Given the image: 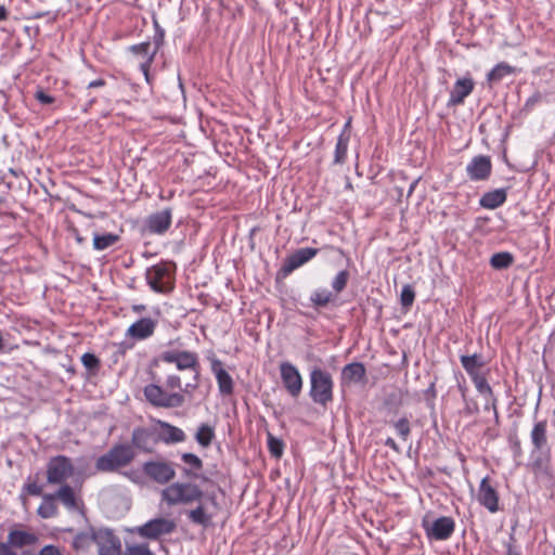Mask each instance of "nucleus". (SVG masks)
Segmentation results:
<instances>
[{
	"label": "nucleus",
	"instance_id": "nucleus-30",
	"mask_svg": "<svg viewBox=\"0 0 555 555\" xmlns=\"http://www.w3.org/2000/svg\"><path fill=\"white\" fill-rule=\"evenodd\" d=\"M181 460L189 467L183 468V475L186 478H195L197 474L193 470H201L203 468V461L194 453H183Z\"/></svg>",
	"mask_w": 555,
	"mask_h": 555
},
{
	"label": "nucleus",
	"instance_id": "nucleus-7",
	"mask_svg": "<svg viewBox=\"0 0 555 555\" xmlns=\"http://www.w3.org/2000/svg\"><path fill=\"white\" fill-rule=\"evenodd\" d=\"M142 472L145 477L158 485H167L176 477L175 464L165 460L144 462Z\"/></svg>",
	"mask_w": 555,
	"mask_h": 555
},
{
	"label": "nucleus",
	"instance_id": "nucleus-27",
	"mask_svg": "<svg viewBox=\"0 0 555 555\" xmlns=\"http://www.w3.org/2000/svg\"><path fill=\"white\" fill-rule=\"evenodd\" d=\"M96 528L98 527H89L78 532L73 539V547L76 551L87 552L92 544H95Z\"/></svg>",
	"mask_w": 555,
	"mask_h": 555
},
{
	"label": "nucleus",
	"instance_id": "nucleus-20",
	"mask_svg": "<svg viewBox=\"0 0 555 555\" xmlns=\"http://www.w3.org/2000/svg\"><path fill=\"white\" fill-rule=\"evenodd\" d=\"M211 371L216 376L220 393L222 396H231L234 391V383L231 375L223 369V364L219 359H211Z\"/></svg>",
	"mask_w": 555,
	"mask_h": 555
},
{
	"label": "nucleus",
	"instance_id": "nucleus-13",
	"mask_svg": "<svg viewBox=\"0 0 555 555\" xmlns=\"http://www.w3.org/2000/svg\"><path fill=\"white\" fill-rule=\"evenodd\" d=\"M319 249L312 247H305L297 249L294 254L285 258L282 267L279 270V275L282 278L288 276L293 271L310 261L318 255Z\"/></svg>",
	"mask_w": 555,
	"mask_h": 555
},
{
	"label": "nucleus",
	"instance_id": "nucleus-43",
	"mask_svg": "<svg viewBox=\"0 0 555 555\" xmlns=\"http://www.w3.org/2000/svg\"><path fill=\"white\" fill-rule=\"evenodd\" d=\"M81 363L90 372L98 371L101 365L99 358L90 352H86L81 356Z\"/></svg>",
	"mask_w": 555,
	"mask_h": 555
},
{
	"label": "nucleus",
	"instance_id": "nucleus-5",
	"mask_svg": "<svg viewBox=\"0 0 555 555\" xmlns=\"http://www.w3.org/2000/svg\"><path fill=\"white\" fill-rule=\"evenodd\" d=\"M135 456L129 444H116L105 454L98 457L95 467L99 472H114L129 465Z\"/></svg>",
	"mask_w": 555,
	"mask_h": 555
},
{
	"label": "nucleus",
	"instance_id": "nucleus-56",
	"mask_svg": "<svg viewBox=\"0 0 555 555\" xmlns=\"http://www.w3.org/2000/svg\"><path fill=\"white\" fill-rule=\"evenodd\" d=\"M485 399H486L485 410H492L490 397H485Z\"/></svg>",
	"mask_w": 555,
	"mask_h": 555
},
{
	"label": "nucleus",
	"instance_id": "nucleus-10",
	"mask_svg": "<svg viewBox=\"0 0 555 555\" xmlns=\"http://www.w3.org/2000/svg\"><path fill=\"white\" fill-rule=\"evenodd\" d=\"M145 279L149 286L156 293H168L172 289L170 271L165 263H157L146 270Z\"/></svg>",
	"mask_w": 555,
	"mask_h": 555
},
{
	"label": "nucleus",
	"instance_id": "nucleus-18",
	"mask_svg": "<svg viewBox=\"0 0 555 555\" xmlns=\"http://www.w3.org/2000/svg\"><path fill=\"white\" fill-rule=\"evenodd\" d=\"M156 327V320L152 318H141L127 328L126 336L135 340H143L153 336Z\"/></svg>",
	"mask_w": 555,
	"mask_h": 555
},
{
	"label": "nucleus",
	"instance_id": "nucleus-1",
	"mask_svg": "<svg viewBox=\"0 0 555 555\" xmlns=\"http://www.w3.org/2000/svg\"><path fill=\"white\" fill-rule=\"evenodd\" d=\"M196 387L197 382L195 384H186L184 389H182L180 376L171 374L167 376L164 387L158 384L152 383L143 388V393L147 402L151 403L153 406L163 409H173L180 408L184 404V395L179 391L168 392L166 389H180L183 392H190V388L195 389Z\"/></svg>",
	"mask_w": 555,
	"mask_h": 555
},
{
	"label": "nucleus",
	"instance_id": "nucleus-14",
	"mask_svg": "<svg viewBox=\"0 0 555 555\" xmlns=\"http://www.w3.org/2000/svg\"><path fill=\"white\" fill-rule=\"evenodd\" d=\"M280 373L287 392L292 397L297 398L302 389V377L297 367L291 362H282L280 364Z\"/></svg>",
	"mask_w": 555,
	"mask_h": 555
},
{
	"label": "nucleus",
	"instance_id": "nucleus-61",
	"mask_svg": "<svg viewBox=\"0 0 555 555\" xmlns=\"http://www.w3.org/2000/svg\"><path fill=\"white\" fill-rule=\"evenodd\" d=\"M211 502L216 504V499L214 496H211Z\"/></svg>",
	"mask_w": 555,
	"mask_h": 555
},
{
	"label": "nucleus",
	"instance_id": "nucleus-38",
	"mask_svg": "<svg viewBox=\"0 0 555 555\" xmlns=\"http://www.w3.org/2000/svg\"><path fill=\"white\" fill-rule=\"evenodd\" d=\"M514 261L513 255L507 251L493 254L490 258V264L492 268L502 270L508 268Z\"/></svg>",
	"mask_w": 555,
	"mask_h": 555
},
{
	"label": "nucleus",
	"instance_id": "nucleus-2",
	"mask_svg": "<svg viewBox=\"0 0 555 555\" xmlns=\"http://www.w3.org/2000/svg\"><path fill=\"white\" fill-rule=\"evenodd\" d=\"M41 498L42 501L37 509V514L43 519H49L57 516V500L68 511L73 512L79 508V501L76 496L75 490L69 485H63L54 493H44L42 494Z\"/></svg>",
	"mask_w": 555,
	"mask_h": 555
},
{
	"label": "nucleus",
	"instance_id": "nucleus-28",
	"mask_svg": "<svg viewBox=\"0 0 555 555\" xmlns=\"http://www.w3.org/2000/svg\"><path fill=\"white\" fill-rule=\"evenodd\" d=\"M506 197L507 193L505 189H496L485 193L481 196L479 204L483 208L495 209L505 203Z\"/></svg>",
	"mask_w": 555,
	"mask_h": 555
},
{
	"label": "nucleus",
	"instance_id": "nucleus-34",
	"mask_svg": "<svg viewBox=\"0 0 555 555\" xmlns=\"http://www.w3.org/2000/svg\"><path fill=\"white\" fill-rule=\"evenodd\" d=\"M349 134L346 132H341L337 139V143L335 146L334 153V163L335 164H344L347 157L348 144H349Z\"/></svg>",
	"mask_w": 555,
	"mask_h": 555
},
{
	"label": "nucleus",
	"instance_id": "nucleus-19",
	"mask_svg": "<svg viewBox=\"0 0 555 555\" xmlns=\"http://www.w3.org/2000/svg\"><path fill=\"white\" fill-rule=\"evenodd\" d=\"M171 219L172 215L170 208L154 212L146 219V230L152 234H164L170 228Z\"/></svg>",
	"mask_w": 555,
	"mask_h": 555
},
{
	"label": "nucleus",
	"instance_id": "nucleus-17",
	"mask_svg": "<svg viewBox=\"0 0 555 555\" xmlns=\"http://www.w3.org/2000/svg\"><path fill=\"white\" fill-rule=\"evenodd\" d=\"M477 500L490 513L499 511V493L495 488L490 483L489 477L481 479L479 485Z\"/></svg>",
	"mask_w": 555,
	"mask_h": 555
},
{
	"label": "nucleus",
	"instance_id": "nucleus-16",
	"mask_svg": "<svg viewBox=\"0 0 555 555\" xmlns=\"http://www.w3.org/2000/svg\"><path fill=\"white\" fill-rule=\"evenodd\" d=\"M492 171V164L489 156L478 155L466 166V172L472 181H485L487 180Z\"/></svg>",
	"mask_w": 555,
	"mask_h": 555
},
{
	"label": "nucleus",
	"instance_id": "nucleus-32",
	"mask_svg": "<svg viewBox=\"0 0 555 555\" xmlns=\"http://www.w3.org/2000/svg\"><path fill=\"white\" fill-rule=\"evenodd\" d=\"M516 68L508 65L505 62H501L496 64L487 75V79L489 82H499L504 77L515 74Z\"/></svg>",
	"mask_w": 555,
	"mask_h": 555
},
{
	"label": "nucleus",
	"instance_id": "nucleus-33",
	"mask_svg": "<svg viewBox=\"0 0 555 555\" xmlns=\"http://www.w3.org/2000/svg\"><path fill=\"white\" fill-rule=\"evenodd\" d=\"M119 235L114 233H95L93 235V248L95 250H105L119 241Z\"/></svg>",
	"mask_w": 555,
	"mask_h": 555
},
{
	"label": "nucleus",
	"instance_id": "nucleus-60",
	"mask_svg": "<svg viewBox=\"0 0 555 555\" xmlns=\"http://www.w3.org/2000/svg\"><path fill=\"white\" fill-rule=\"evenodd\" d=\"M43 15H44V13H37V14L35 15V17L39 18V17H42Z\"/></svg>",
	"mask_w": 555,
	"mask_h": 555
},
{
	"label": "nucleus",
	"instance_id": "nucleus-58",
	"mask_svg": "<svg viewBox=\"0 0 555 555\" xmlns=\"http://www.w3.org/2000/svg\"><path fill=\"white\" fill-rule=\"evenodd\" d=\"M535 101H537V100H534V99H532V98H531V99H529V100L527 101V104H526V105L533 104Z\"/></svg>",
	"mask_w": 555,
	"mask_h": 555
},
{
	"label": "nucleus",
	"instance_id": "nucleus-50",
	"mask_svg": "<svg viewBox=\"0 0 555 555\" xmlns=\"http://www.w3.org/2000/svg\"><path fill=\"white\" fill-rule=\"evenodd\" d=\"M0 555H17L15 548H13L7 541L0 542Z\"/></svg>",
	"mask_w": 555,
	"mask_h": 555
},
{
	"label": "nucleus",
	"instance_id": "nucleus-46",
	"mask_svg": "<svg viewBox=\"0 0 555 555\" xmlns=\"http://www.w3.org/2000/svg\"><path fill=\"white\" fill-rule=\"evenodd\" d=\"M24 493H27L29 495H34V496H39L41 495L42 496V487L40 485L37 483V481H31L30 479H28V481L26 483H24L23 488H22V495Z\"/></svg>",
	"mask_w": 555,
	"mask_h": 555
},
{
	"label": "nucleus",
	"instance_id": "nucleus-47",
	"mask_svg": "<svg viewBox=\"0 0 555 555\" xmlns=\"http://www.w3.org/2000/svg\"><path fill=\"white\" fill-rule=\"evenodd\" d=\"M35 99L39 101L41 104L46 105L52 104L55 101V99L52 95L46 93L42 89H38L35 92Z\"/></svg>",
	"mask_w": 555,
	"mask_h": 555
},
{
	"label": "nucleus",
	"instance_id": "nucleus-15",
	"mask_svg": "<svg viewBox=\"0 0 555 555\" xmlns=\"http://www.w3.org/2000/svg\"><path fill=\"white\" fill-rule=\"evenodd\" d=\"M131 442L134 448L151 453L159 442L158 434L152 428L137 427L132 431Z\"/></svg>",
	"mask_w": 555,
	"mask_h": 555
},
{
	"label": "nucleus",
	"instance_id": "nucleus-21",
	"mask_svg": "<svg viewBox=\"0 0 555 555\" xmlns=\"http://www.w3.org/2000/svg\"><path fill=\"white\" fill-rule=\"evenodd\" d=\"M474 81L469 77L457 79L450 92L448 106L460 105L474 90Z\"/></svg>",
	"mask_w": 555,
	"mask_h": 555
},
{
	"label": "nucleus",
	"instance_id": "nucleus-45",
	"mask_svg": "<svg viewBox=\"0 0 555 555\" xmlns=\"http://www.w3.org/2000/svg\"><path fill=\"white\" fill-rule=\"evenodd\" d=\"M155 34L153 36V49L158 52L159 48L164 43L165 30L159 26L158 22L154 20Z\"/></svg>",
	"mask_w": 555,
	"mask_h": 555
},
{
	"label": "nucleus",
	"instance_id": "nucleus-12",
	"mask_svg": "<svg viewBox=\"0 0 555 555\" xmlns=\"http://www.w3.org/2000/svg\"><path fill=\"white\" fill-rule=\"evenodd\" d=\"M423 528L426 535L430 540L444 541L448 540L454 532L455 522L453 518L441 516L434 521L423 520Z\"/></svg>",
	"mask_w": 555,
	"mask_h": 555
},
{
	"label": "nucleus",
	"instance_id": "nucleus-3",
	"mask_svg": "<svg viewBox=\"0 0 555 555\" xmlns=\"http://www.w3.org/2000/svg\"><path fill=\"white\" fill-rule=\"evenodd\" d=\"M160 495L163 502L172 506L201 501L204 492L197 485L190 482H175L163 489Z\"/></svg>",
	"mask_w": 555,
	"mask_h": 555
},
{
	"label": "nucleus",
	"instance_id": "nucleus-6",
	"mask_svg": "<svg viewBox=\"0 0 555 555\" xmlns=\"http://www.w3.org/2000/svg\"><path fill=\"white\" fill-rule=\"evenodd\" d=\"M74 473L73 461L66 455L52 456L47 463V482L50 485H67V479L73 477Z\"/></svg>",
	"mask_w": 555,
	"mask_h": 555
},
{
	"label": "nucleus",
	"instance_id": "nucleus-31",
	"mask_svg": "<svg viewBox=\"0 0 555 555\" xmlns=\"http://www.w3.org/2000/svg\"><path fill=\"white\" fill-rule=\"evenodd\" d=\"M188 518L195 525L208 527L211 525L212 515L208 514L205 506L199 504L196 508L188 513Z\"/></svg>",
	"mask_w": 555,
	"mask_h": 555
},
{
	"label": "nucleus",
	"instance_id": "nucleus-23",
	"mask_svg": "<svg viewBox=\"0 0 555 555\" xmlns=\"http://www.w3.org/2000/svg\"><path fill=\"white\" fill-rule=\"evenodd\" d=\"M38 541L36 533L22 529H11L7 538V542L15 550L35 545Z\"/></svg>",
	"mask_w": 555,
	"mask_h": 555
},
{
	"label": "nucleus",
	"instance_id": "nucleus-29",
	"mask_svg": "<svg viewBox=\"0 0 555 555\" xmlns=\"http://www.w3.org/2000/svg\"><path fill=\"white\" fill-rule=\"evenodd\" d=\"M472 382L474 383L477 391L483 396V397H490V401H491V408H492V411H493V414H494V417L495 420L498 421L499 418V412H498V399L495 398L494 393H493V390L491 388V386L489 385L488 380H487V377H486V374L479 376V377H476L474 379H472Z\"/></svg>",
	"mask_w": 555,
	"mask_h": 555
},
{
	"label": "nucleus",
	"instance_id": "nucleus-35",
	"mask_svg": "<svg viewBox=\"0 0 555 555\" xmlns=\"http://www.w3.org/2000/svg\"><path fill=\"white\" fill-rule=\"evenodd\" d=\"M215 438V429L208 424H201L195 434L196 442L203 447L207 448L211 444Z\"/></svg>",
	"mask_w": 555,
	"mask_h": 555
},
{
	"label": "nucleus",
	"instance_id": "nucleus-24",
	"mask_svg": "<svg viewBox=\"0 0 555 555\" xmlns=\"http://www.w3.org/2000/svg\"><path fill=\"white\" fill-rule=\"evenodd\" d=\"M129 50L133 54L144 59V61L140 64V69L144 74L145 78L149 79V70L156 55V51L152 48V43L146 41L139 44H133L129 48Z\"/></svg>",
	"mask_w": 555,
	"mask_h": 555
},
{
	"label": "nucleus",
	"instance_id": "nucleus-53",
	"mask_svg": "<svg viewBox=\"0 0 555 555\" xmlns=\"http://www.w3.org/2000/svg\"><path fill=\"white\" fill-rule=\"evenodd\" d=\"M427 396H431L433 399L436 397V389H435V383H431L430 386L426 390Z\"/></svg>",
	"mask_w": 555,
	"mask_h": 555
},
{
	"label": "nucleus",
	"instance_id": "nucleus-11",
	"mask_svg": "<svg viewBox=\"0 0 555 555\" xmlns=\"http://www.w3.org/2000/svg\"><path fill=\"white\" fill-rule=\"evenodd\" d=\"M98 555H120L121 542L119 537L111 528L98 527L95 535Z\"/></svg>",
	"mask_w": 555,
	"mask_h": 555
},
{
	"label": "nucleus",
	"instance_id": "nucleus-4",
	"mask_svg": "<svg viewBox=\"0 0 555 555\" xmlns=\"http://www.w3.org/2000/svg\"><path fill=\"white\" fill-rule=\"evenodd\" d=\"M334 383L332 375L322 369L314 367L310 372V398L314 403L326 406L333 401Z\"/></svg>",
	"mask_w": 555,
	"mask_h": 555
},
{
	"label": "nucleus",
	"instance_id": "nucleus-36",
	"mask_svg": "<svg viewBox=\"0 0 555 555\" xmlns=\"http://www.w3.org/2000/svg\"><path fill=\"white\" fill-rule=\"evenodd\" d=\"M531 440L537 450L546 444V422H539L531 431Z\"/></svg>",
	"mask_w": 555,
	"mask_h": 555
},
{
	"label": "nucleus",
	"instance_id": "nucleus-49",
	"mask_svg": "<svg viewBox=\"0 0 555 555\" xmlns=\"http://www.w3.org/2000/svg\"><path fill=\"white\" fill-rule=\"evenodd\" d=\"M514 535L509 537V541L506 543V555H521L519 550L515 546Z\"/></svg>",
	"mask_w": 555,
	"mask_h": 555
},
{
	"label": "nucleus",
	"instance_id": "nucleus-55",
	"mask_svg": "<svg viewBox=\"0 0 555 555\" xmlns=\"http://www.w3.org/2000/svg\"><path fill=\"white\" fill-rule=\"evenodd\" d=\"M8 18V11L4 5H0V21H5Z\"/></svg>",
	"mask_w": 555,
	"mask_h": 555
},
{
	"label": "nucleus",
	"instance_id": "nucleus-22",
	"mask_svg": "<svg viewBox=\"0 0 555 555\" xmlns=\"http://www.w3.org/2000/svg\"><path fill=\"white\" fill-rule=\"evenodd\" d=\"M461 364L470 379L479 377L485 373L483 369L487 364L485 357L481 353L463 354L460 357Z\"/></svg>",
	"mask_w": 555,
	"mask_h": 555
},
{
	"label": "nucleus",
	"instance_id": "nucleus-37",
	"mask_svg": "<svg viewBox=\"0 0 555 555\" xmlns=\"http://www.w3.org/2000/svg\"><path fill=\"white\" fill-rule=\"evenodd\" d=\"M334 298H335V296L333 295L332 292L324 289V288H320V289H315L311 294L310 301L312 302L313 307L323 308V307L327 306L331 301H333Z\"/></svg>",
	"mask_w": 555,
	"mask_h": 555
},
{
	"label": "nucleus",
	"instance_id": "nucleus-25",
	"mask_svg": "<svg viewBox=\"0 0 555 555\" xmlns=\"http://www.w3.org/2000/svg\"><path fill=\"white\" fill-rule=\"evenodd\" d=\"M157 424L162 429V431L158 434L159 441L166 444H173L183 442L186 439V436L181 428L164 421H158Z\"/></svg>",
	"mask_w": 555,
	"mask_h": 555
},
{
	"label": "nucleus",
	"instance_id": "nucleus-9",
	"mask_svg": "<svg viewBox=\"0 0 555 555\" xmlns=\"http://www.w3.org/2000/svg\"><path fill=\"white\" fill-rule=\"evenodd\" d=\"M176 529V522L167 518H154L133 529L141 538L156 540L162 535L171 533Z\"/></svg>",
	"mask_w": 555,
	"mask_h": 555
},
{
	"label": "nucleus",
	"instance_id": "nucleus-8",
	"mask_svg": "<svg viewBox=\"0 0 555 555\" xmlns=\"http://www.w3.org/2000/svg\"><path fill=\"white\" fill-rule=\"evenodd\" d=\"M158 361L176 364L179 371L192 370L195 372V379L197 380L199 369L197 353L188 350H167L159 354V359L155 363Z\"/></svg>",
	"mask_w": 555,
	"mask_h": 555
},
{
	"label": "nucleus",
	"instance_id": "nucleus-44",
	"mask_svg": "<svg viewBox=\"0 0 555 555\" xmlns=\"http://www.w3.org/2000/svg\"><path fill=\"white\" fill-rule=\"evenodd\" d=\"M124 555H154L146 543L127 545Z\"/></svg>",
	"mask_w": 555,
	"mask_h": 555
},
{
	"label": "nucleus",
	"instance_id": "nucleus-51",
	"mask_svg": "<svg viewBox=\"0 0 555 555\" xmlns=\"http://www.w3.org/2000/svg\"><path fill=\"white\" fill-rule=\"evenodd\" d=\"M385 446L390 448L391 450H393L395 452H400V448L399 446L397 444V442L392 439V438H387L385 440Z\"/></svg>",
	"mask_w": 555,
	"mask_h": 555
},
{
	"label": "nucleus",
	"instance_id": "nucleus-39",
	"mask_svg": "<svg viewBox=\"0 0 555 555\" xmlns=\"http://www.w3.org/2000/svg\"><path fill=\"white\" fill-rule=\"evenodd\" d=\"M391 425L396 429L398 436L403 440L406 441L411 435V425L408 417L403 416L399 418L398 421L391 422Z\"/></svg>",
	"mask_w": 555,
	"mask_h": 555
},
{
	"label": "nucleus",
	"instance_id": "nucleus-26",
	"mask_svg": "<svg viewBox=\"0 0 555 555\" xmlns=\"http://www.w3.org/2000/svg\"><path fill=\"white\" fill-rule=\"evenodd\" d=\"M366 370L363 363L352 362L343 367L341 383L345 385L363 383L365 380Z\"/></svg>",
	"mask_w": 555,
	"mask_h": 555
},
{
	"label": "nucleus",
	"instance_id": "nucleus-54",
	"mask_svg": "<svg viewBox=\"0 0 555 555\" xmlns=\"http://www.w3.org/2000/svg\"><path fill=\"white\" fill-rule=\"evenodd\" d=\"M131 309L135 313H141L146 309V307L144 305H133Z\"/></svg>",
	"mask_w": 555,
	"mask_h": 555
},
{
	"label": "nucleus",
	"instance_id": "nucleus-42",
	"mask_svg": "<svg viewBox=\"0 0 555 555\" xmlns=\"http://www.w3.org/2000/svg\"><path fill=\"white\" fill-rule=\"evenodd\" d=\"M415 299V292L410 284H406L402 287L400 295V302L403 308L409 309Z\"/></svg>",
	"mask_w": 555,
	"mask_h": 555
},
{
	"label": "nucleus",
	"instance_id": "nucleus-52",
	"mask_svg": "<svg viewBox=\"0 0 555 555\" xmlns=\"http://www.w3.org/2000/svg\"><path fill=\"white\" fill-rule=\"evenodd\" d=\"M105 80L102 79V78H99V79H95V80H92L88 83V88L91 89V88H100V87H103L105 86Z\"/></svg>",
	"mask_w": 555,
	"mask_h": 555
},
{
	"label": "nucleus",
	"instance_id": "nucleus-57",
	"mask_svg": "<svg viewBox=\"0 0 555 555\" xmlns=\"http://www.w3.org/2000/svg\"><path fill=\"white\" fill-rule=\"evenodd\" d=\"M22 555H35L31 551H23Z\"/></svg>",
	"mask_w": 555,
	"mask_h": 555
},
{
	"label": "nucleus",
	"instance_id": "nucleus-40",
	"mask_svg": "<svg viewBox=\"0 0 555 555\" xmlns=\"http://www.w3.org/2000/svg\"><path fill=\"white\" fill-rule=\"evenodd\" d=\"M349 278L350 273L348 270H341L335 275L332 281V288L336 294L341 293L346 288Z\"/></svg>",
	"mask_w": 555,
	"mask_h": 555
},
{
	"label": "nucleus",
	"instance_id": "nucleus-59",
	"mask_svg": "<svg viewBox=\"0 0 555 555\" xmlns=\"http://www.w3.org/2000/svg\"><path fill=\"white\" fill-rule=\"evenodd\" d=\"M76 240H77V242H78L79 244H81V243L83 242V238H82V237H80V236H78V235H77Z\"/></svg>",
	"mask_w": 555,
	"mask_h": 555
},
{
	"label": "nucleus",
	"instance_id": "nucleus-48",
	"mask_svg": "<svg viewBox=\"0 0 555 555\" xmlns=\"http://www.w3.org/2000/svg\"><path fill=\"white\" fill-rule=\"evenodd\" d=\"M38 555H63V553L61 552L59 546L49 544V545L43 546L39 551Z\"/></svg>",
	"mask_w": 555,
	"mask_h": 555
},
{
	"label": "nucleus",
	"instance_id": "nucleus-41",
	"mask_svg": "<svg viewBox=\"0 0 555 555\" xmlns=\"http://www.w3.org/2000/svg\"><path fill=\"white\" fill-rule=\"evenodd\" d=\"M267 442L271 455L276 459L281 457L284 449L283 441L274 437L271 433H268Z\"/></svg>",
	"mask_w": 555,
	"mask_h": 555
}]
</instances>
